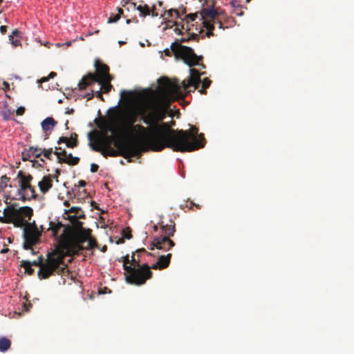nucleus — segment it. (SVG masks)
<instances>
[{
    "mask_svg": "<svg viewBox=\"0 0 354 354\" xmlns=\"http://www.w3.org/2000/svg\"><path fill=\"white\" fill-rule=\"evenodd\" d=\"M112 137L106 135H100L95 139V146H100L102 148H113L111 147Z\"/></svg>",
    "mask_w": 354,
    "mask_h": 354,
    "instance_id": "17",
    "label": "nucleus"
},
{
    "mask_svg": "<svg viewBox=\"0 0 354 354\" xmlns=\"http://www.w3.org/2000/svg\"><path fill=\"white\" fill-rule=\"evenodd\" d=\"M54 154L57 156L58 160H59V158H64L68 155L65 149H62L60 151H55Z\"/></svg>",
    "mask_w": 354,
    "mask_h": 354,
    "instance_id": "43",
    "label": "nucleus"
},
{
    "mask_svg": "<svg viewBox=\"0 0 354 354\" xmlns=\"http://www.w3.org/2000/svg\"><path fill=\"white\" fill-rule=\"evenodd\" d=\"M222 15H224L223 10L218 8H203L200 13V17L201 20L205 21L209 19V21H214L217 17H221Z\"/></svg>",
    "mask_w": 354,
    "mask_h": 354,
    "instance_id": "14",
    "label": "nucleus"
},
{
    "mask_svg": "<svg viewBox=\"0 0 354 354\" xmlns=\"http://www.w3.org/2000/svg\"><path fill=\"white\" fill-rule=\"evenodd\" d=\"M211 80L208 78H205L202 82V88L199 90L201 94H206V89L210 86Z\"/></svg>",
    "mask_w": 354,
    "mask_h": 354,
    "instance_id": "36",
    "label": "nucleus"
},
{
    "mask_svg": "<svg viewBox=\"0 0 354 354\" xmlns=\"http://www.w3.org/2000/svg\"><path fill=\"white\" fill-rule=\"evenodd\" d=\"M0 32L2 33V34H6V32H7V26H1L0 27Z\"/></svg>",
    "mask_w": 354,
    "mask_h": 354,
    "instance_id": "59",
    "label": "nucleus"
},
{
    "mask_svg": "<svg viewBox=\"0 0 354 354\" xmlns=\"http://www.w3.org/2000/svg\"><path fill=\"white\" fill-rule=\"evenodd\" d=\"M57 122L51 117H48L44 119L41 122V127L46 133L52 131L54 127L57 125Z\"/></svg>",
    "mask_w": 354,
    "mask_h": 354,
    "instance_id": "20",
    "label": "nucleus"
},
{
    "mask_svg": "<svg viewBox=\"0 0 354 354\" xmlns=\"http://www.w3.org/2000/svg\"><path fill=\"white\" fill-rule=\"evenodd\" d=\"M24 112H25V108L23 106H20L16 110V114L17 115H22L24 113Z\"/></svg>",
    "mask_w": 354,
    "mask_h": 354,
    "instance_id": "52",
    "label": "nucleus"
},
{
    "mask_svg": "<svg viewBox=\"0 0 354 354\" xmlns=\"http://www.w3.org/2000/svg\"><path fill=\"white\" fill-rule=\"evenodd\" d=\"M118 12L115 15H112L108 19V23L109 24H111V23H115L116 21H118L121 15L123 14V10L122 8H118Z\"/></svg>",
    "mask_w": 354,
    "mask_h": 354,
    "instance_id": "34",
    "label": "nucleus"
},
{
    "mask_svg": "<svg viewBox=\"0 0 354 354\" xmlns=\"http://www.w3.org/2000/svg\"><path fill=\"white\" fill-rule=\"evenodd\" d=\"M231 4L233 7V13L237 16H242L243 15V6L240 4H236L235 1H232Z\"/></svg>",
    "mask_w": 354,
    "mask_h": 354,
    "instance_id": "31",
    "label": "nucleus"
},
{
    "mask_svg": "<svg viewBox=\"0 0 354 354\" xmlns=\"http://www.w3.org/2000/svg\"><path fill=\"white\" fill-rule=\"evenodd\" d=\"M136 9L140 12L141 17H146L150 15V8L147 5H139Z\"/></svg>",
    "mask_w": 354,
    "mask_h": 354,
    "instance_id": "30",
    "label": "nucleus"
},
{
    "mask_svg": "<svg viewBox=\"0 0 354 354\" xmlns=\"http://www.w3.org/2000/svg\"><path fill=\"white\" fill-rule=\"evenodd\" d=\"M78 184H79V186H80V187H85V186H86V183L84 180H80L79 181Z\"/></svg>",
    "mask_w": 354,
    "mask_h": 354,
    "instance_id": "61",
    "label": "nucleus"
},
{
    "mask_svg": "<svg viewBox=\"0 0 354 354\" xmlns=\"http://www.w3.org/2000/svg\"><path fill=\"white\" fill-rule=\"evenodd\" d=\"M3 214L6 218L10 220V223L14 221L15 218L18 215L17 209L15 208L13 205L8 206L3 209Z\"/></svg>",
    "mask_w": 354,
    "mask_h": 354,
    "instance_id": "21",
    "label": "nucleus"
},
{
    "mask_svg": "<svg viewBox=\"0 0 354 354\" xmlns=\"http://www.w3.org/2000/svg\"><path fill=\"white\" fill-rule=\"evenodd\" d=\"M226 18L225 14L222 15L221 17H217L214 21H210L212 24L214 25H217L218 28L220 29H224V26L223 25L222 21L225 20Z\"/></svg>",
    "mask_w": 354,
    "mask_h": 354,
    "instance_id": "35",
    "label": "nucleus"
},
{
    "mask_svg": "<svg viewBox=\"0 0 354 354\" xmlns=\"http://www.w3.org/2000/svg\"><path fill=\"white\" fill-rule=\"evenodd\" d=\"M11 223H13L15 227H21L28 223V221L24 220L20 215H17L15 220Z\"/></svg>",
    "mask_w": 354,
    "mask_h": 354,
    "instance_id": "32",
    "label": "nucleus"
},
{
    "mask_svg": "<svg viewBox=\"0 0 354 354\" xmlns=\"http://www.w3.org/2000/svg\"><path fill=\"white\" fill-rule=\"evenodd\" d=\"M147 104L148 102L142 104L136 110L128 109L125 111L122 115V124L120 126L116 124L115 119H111L105 122L106 129L111 131L115 138H120L126 133H134L138 139L136 142L141 143L144 146L142 149V152L147 150L145 142L149 129L140 124H135V123L138 121V117H140V120H142L140 113L142 109Z\"/></svg>",
    "mask_w": 354,
    "mask_h": 354,
    "instance_id": "3",
    "label": "nucleus"
},
{
    "mask_svg": "<svg viewBox=\"0 0 354 354\" xmlns=\"http://www.w3.org/2000/svg\"><path fill=\"white\" fill-rule=\"evenodd\" d=\"M175 223L174 221L170 220L169 223L166 225H162L160 226L161 231L163 234H162L163 236H167L170 239L171 236H173L175 232H176V227H175Z\"/></svg>",
    "mask_w": 354,
    "mask_h": 354,
    "instance_id": "18",
    "label": "nucleus"
},
{
    "mask_svg": "<svg viewBox=\"0 0 354 354\" xmlns=\"http://www.w3.org/2000/svg\"><path fill=\"white\" fill-rule=\"evenodd\" d=\"M11 44H12V46H13L17 47V46H18L19 45H20V41L16 38L15 39H14V40L11 42Z\"/></svg>",
    "mask_w": 354,
    "mask_h": 354,
    "instance_id": "58",
    "label": "nucleus"
},
{
    "mask_svg": "<svg viewBox=\"0 0 354 354\" xmlns=\"http://www.w3.org/2000/svg\"><path fill=\"white\" fill-rule=\"evenodd\" d=\"M0 223H10V220L6 218V216H0Z\"/></svg>",
    "mask_w": 354,
    "mask_h": 354,
    "instance_id": "54",
    "label": "nucleus"
},
{
    "mask_svg": "<svg viewBox=\"0 0 354 354\" xmlns=\"http://www.w3.org/2000/svg\"><path fill=\"white\" fill-rule=\"evenodd\" d=\"M59 174H60V170L59 169H57L55 171V174L53 175V178H55L56 180L58 181L57 178H58V176H59Z\"/></svg>",
    "mask_w": 354,
    "mask_h": 354,
    "instance_id": "60",
    "label": "nucleus"
},
{
    "mask_svg": "<svg viewBox=\"0 0 354 354\" xmlns=\"http://www.w3.org/2000/svg\"><path fill=\"white\" fill-rule=\"evenodd\" d=\"M42 149H43L39 148L38 147H33L32 153V156L35 158H40L41 156L42 155Z\"/></svg>",
    "mask_w": 354,
    "mask_h": 354,
    "instance_id": "42",
    "label": "nucleus"
},
{
    "mask_svg": "<svg viewBox=\"0 0 354 354\" xmlns=\"http://www.w3.org/2000/svg\"><path fill=\"white\" fill-rule=\"evenodd\" d=\"M175 245V243L167 236L160 235L154 237L151 243L150 250L156 248L163 251H168Z\"/></svg>",
    "mask_w": 354,
    "mask_h": 354,
    "instance_id": "11",
    "label": "nucleus"
},
{
    "mask_svg": "<svg viewBox=\"0 0 354 354\" xmlns=\"http://www.w3.org/2000/svg\"><path fill=\"white\" fill-rule=\"evenodd\" d=\"M71 138L73 139V142H70V140L67 137H60L57 141V144L66 143L67 147L74 148L78 145L77 134L73 133L71 134Z\"/></svg>",
    "mask_w": 354,
    "mask_h": 354,
    "instance_id": "19",
    "label": "nucleus"
},
{
    "mask_svg": "<svg viewBox=\"0 0 354 354\" xmlns=\"http://www.w3.org/2000/svg\"><path fill=\"white\" fill-rule=\"evenodd\" d=\"M65 254L59 249H55L47 255V259L44 261L42 256H39L37 260L31 262L32 266L39 267L37 275L39 279L49 278L54 273L60 274L66 265L64 259Z\"/></svg>",
    "mask_w": 354,
    "mask_h": 354,
    "instance_id": "5",
    "label": "nucleus"
},
{
    "mask_svg": "<svg viewBox=\"0 0 354 354\" xmlns=\"http://www.w3.org/2000/svg\"><path fill=\"white\" fill-rule=\"evenodd\" d=\"M112 80L113 79H108L103 80V82H101L100 80L97 81L96 82H97L101 86L100 90L102 91L104 93H108L109 92L111 91V88H113V86L111 84Z\"/></svg>",
    "mask_w": 354,
    "mask_h": 354,
    "instance_id": "24",
    "label": "nucleus"
},
{
    "mask_svg": "<svg viewBox=\"0 0 354 354\" xmlns=\"http://www.w3.org/2000/svg\"><path fill=\"white\" fill-rule=\"evenodd\" d=\"M19 34H20L19 30L17 29H15V30L12 31V35H10L9 36V41L10 42H12L14 39H15V37H17V38L19 37Z\"/></svg>",
    "mask_w": 354,
    "mask_h": 354,
    "instance_id": "46",
    "label": "nucleus"
},
{
    "mask_svg": "<svg viewBox=\"0 0 354 354\" xmlns=\"http://www.w3.org/2000/svg\"><path fill=\"white\" fill-rule=\"evenodd\" d=\"M102 93V91L100 90L98 91H96L95 95L97 98L100 99L102 101H104Z\"/></svg>",
    "mask_w": 354,
    "mask_h": 354,
    "instance_id": "56",
    "label": "nucleus"
},
{
    "mask_svg": "<svg viewBox=\"0 0 354 354\" xmlns=\"http://www.w3.org/2000/svg\"><path fill=\"white\" fill-rule=\"evenodd\" d=\"M53 176L48 174L43 176L41 180L38 183V187L40 192L45 194L53 187Z\"/></svg>",
    "mask_w": 354,
    "mask_h": 354,
    "instance_id": "16",
    "label": "nucleus"
},
{
    "mask_svg": "<svg viewBox=\"0 0 354 354\" xmlns=\"http://www.w3.org/2000/svg\"><path fill=\"white\" fill-rule=\"evenodd\" d=\"M21 266L23 267L25 270V272L28 274L29 275H31L34 273V269L32 268V263L29 261H21Z\"/></svg>",
    "mask_w": 354,
    "mask_h": 354,
    "instance_id": "28",
    "label": "nucleus"
},
{
    "mask_svg": "<svg viewBox=\"0 0 354 354\" xmlns=\"http://www.w3.org/2000/svg\"><path fill=\"white\" fill-rule=\"evenodd\" d=\"M150 15H151L152 17H158L159 15V13L156 11V8L155 6H153L151 9H150Z\"/></svg>",
    "mask_w": 354,
    "mask_h": 354,
    "instance_id": "51",
    "label": "nucleus"
},
{
    "mask_svg": "<svg viewBox=\"0 0 354 354\" xmlns=\"http://www.w3.org/2000/svg\"><path fill=\"white\" fill-rule=\"evenodd\" d=\"M171 258V253H168L167 255H159L157 262L153 264L151 267L153 270L165 269L169 266Z\"/></svg>",
    "mask_w": 354,
    "mask_h": 354,
    "instance_id": "15",
    "label": "nucleus"
},
{
    "mask_svg": "<svg viewBox=\"0 0 354 354\" xmlns=\"http://www.w3.org/2000/svg\"><path fill=\"white\" fill-rule=\"evenodd\" d=\"M37 243H32L30 241L27 239V237H24V248L25 250H31L32 252L34 254V250L32 249V245L36 244Z\"/></svg>",
    "mask_w": 354,
    "mask_h": 354,
    "instance_id": "37",
    "label": "nucleus"
},
{
    "mask_svg": "<svg viewBox=\"0 0 354 354\" xmlns=\"http://www.w3.org/2000/svg\"><path fill=\"white\" fill-rule=\"evenodd\" d=\"M59 163H66L68 165H77L80 162V158L74 157L71 153H68L64 158H60L57 160Z\"/></svg>",
    "mask_w": 354,
    "mask_h": 354,
    "instance_id": "22",
    "label": "nucleus"
},
{
    "mask_svg": "<svg viewBox=\"0 0 354 354\" xmlns=\"http://www.w3.org/2000/svg\"><path fill=\"white\" fill-rule=\"evenodd\" d=\"M189 72L190 75L187 82H186L185 80L182 82V87L186 92H189L188 88L190 86H194V90L197 89L201 83V75L204 74V73H200L196 68H191Z\"/></svg>",
    "mask_w": 354,
    "mask_h": 354,
    "instance_id": "12",
    "label": "nucleus"
},
{
    "mask_svg": "<svg viewBox=\"0 0 354 354\" xmlns=\"http://www.w3.org/2000/svg\"><path fill=\"white\" fill-rule=\"evenodd\" d=\"M203 27L206 28L207 32L205 33V36L207 37H210L214 36L213 30L214 29V24L211 22L207 21V20L203 21Z\"/></svg>",
    "mask_w": 354,
    "mask_h": 354,
    "instance_id": "26",
    "label": "nucleus"
},
{
    "mask_svg": "<svg viewBox=\"0 0 354 354\" xmlns=\"http://www.w3.org/2000/svg\"><path fill=\"white\" fill-rule=\"evenodd\" d=\"M32 149H33V147H30L29 149H25L26 151H28L29 152V155H31V157H33L32 155Z\"/></svg>",
    "mask_w": 354,
    "mask_h": 354,
    "instance_id": "63",
    "label": "nucleus"
},
{
    "mask_svg": "<svg viewBox=\"0 0 354 354\" xmlns=\"http://www.w3.org/2000/svg\"><path fill=\"white\" fill-rule=\"evenodd\" d=\"M57 73L55 72H50L48 77L41 78L39 82L42 83L47 82L49 79L56 77Z\"/></svg>",
    "mask_w": 354,
    "mask_h": 354,
    "instance_id": "47",
    "label": "nucleus"
},
{
    "mask_svg": "<svg viewBox=\"0 0 354 354\" xmlns=\"http://www.w3.org/2000/svg\"><path fill=\"white\" fill-rule=\"evenodd\" d=\"M166 23L167 28H172L173 26L178 27L180 26L179 23L174 21L173 20H168Z\"/></svg>",
    "mask_w": 354,
    "mask_h": 354,
    "instance_id": "49",
    "label": "nucleus"
},
{
    "mask_svg": "<svg viewBox=\"0 0 354 354\" xmlns=\"http://www.w3.org/2000/svg\"><path fill=\"white\" fill-rule=\"evenodd\" d=\"M198 129L192 126L189 130H176L171 131L167 142L158 145L157 149H172L178 152H191L203 148L205 139L203 133L198 134Z\"/></svg>",
    "mask_w": 354,
    "mask_h": 354,
    "instance_id": "4",
    "label": "nucleus"
},
{
    "mask_svg": "<svg viewBox=\"0 0 354 354\" xmlns=\"http://www.w3.org/2000/svg\"><path fill=\"white\" fill-rule=\"evenodd\" d=\"M158 82L161 97L149 101L140 113L142 121L149 129L145 147L149 146L154 151H162L157 149L158 145L167 142L171 131H174L168 123L162 122L167 116L170 102L184 97L178 82H172L167 77L159 78Z\"/></svg>",
    "mask_w": 354,
    "mask_h": 354,
    "instance_id": "1",
    "label": "nucleus"
},
{
    "mask_svg": "<svg viewBox=\"0 0 354 354\" xmlns=\"http://www.w3.org/2000/svg\"><path fill=\"white\" fill-rule=\"evenodd\" d=\"M197 17H198V13H191V14L187 15L185 16V18L183 20L187 21L189 23V21H195Z\"/></svg>",
    "mask_w": 354,
    "mask_h": 354,
    "instance_id": "44",
    "label": "nucleus"
},
{
    "mask_svg": "<svg viewBox=\"0 0 354 354\" xmlns=\"http://www.w3.org/2000/svg\"><path fill=\"white\" fill-rule=\"evenodd\" d=\"M190 207H192L193 206H196L198 209H201V206L199 205H196L194 202L190 201Z\"/></svg>",
    "mask_w": 354,
    "mask_h": 354,
    "instance_id": "62",
    "label": "nucleus"
},
{
    "mask_svg": "<svg viewBox=\"0 0 354 354\" xmlns=\"http://www.w3.org/2000/svg\"><path fill=\"white\" fill-rule=\"evenodd\" d=\"M99 169V166L95 163H92L91 165V171L93 173L97 172Z\"/></svg>",
    "mask_w": 354,
    "mask_h": 354,
    "instance_id": "53",
    "label": "nucleus"
},
{
    "mask_svg": "<svg viewBox=\"0 0 354 354\" xmlns=\"http://www.w3.org/2000/svg\"><path fill=\"white\" fill-rule=\"evenodd\" d=\"M90 146L93 151L100 152L104 158L122 156L124 158L140 156L144 147L139 142H121L118 140L114 142L116 149L102 148L92 142H90Z\"/></svg>",
    "mask_w": 354,
    "mask_h": 354,
    "instance_id": "6",
    "label": "nucleus"
},
{
    "mask_svg": "<svg viewBox=\"0 0 354 354\" xmlns=\"http://www.w3.org/2000/svg\"><path fill=\"white\" fill-rule=\"evenodd\" d=\"M129 265H131L132 267H138L142 265L140 263V260L136 258L134 252L131 255V259H130Z\"/></svg>",
    "mask_w": 354,
    "mask_h": 354,
    "instance_id": "41",
    "label": "nucleus"
},
{
    "mask_svg": "<svg viewBox=\"0 0 354 354\" xmlns=\"http://www.w3.org/2000/svg\"><path fill=\"white\" fill-rule=\"evenodd\" d=\"M94 96V91H92L91 93H87L84 95V97H86L88 100H91Z\"/></svg>",
    "mask_w": 354,
    "mask_h": 354,
    "instance_id": "55",
    "label": "nucleus"
},
{
    "mask_svg": "<svg viewBox=\"0 0 354 354\" xmlns=\"http://www.w3.org/2000/svg\"><path fill=\"white\" fill-rule=\"evenodd\" d=\"M67 228L59 221H50L47 231H50L56 239L60 237L59 246L57 249L63 251L66 256L77 255L81 251L95 248L97 243L90 234L78 232L66 235Z\"/></svg>",
    "mask_w": 354,
    "mask_h": 354,
    "instance_id": "2",
    "label": "nucleus"
},
{
    "mask_svg": "<svg viewBox=\"0 0 354 354\" xmlns=\"http://www.w3.org/2000/svg\"><path fill=\"white\" fill-rule=\"evenodd\" d=\"M95 66L96 68V73H88L84 76L82 80L78 83L80 90H84L86 88L93 84L96 83L97 81L103 82V80L108 79H113L109 73V67L99 60L95 61Z\"/></svg>",
    "mask_w": 354,
    "mask_h": 354,
    "instance_id": "8",
    "label": "nucleus"
},
{
    "mask_svg": "<svg viewBox=\"0 0 354 354\" xmlns=\"http://www.w3.org/2000/svg\"><path fill=\"white\" fill-rule=\"evenodd\" d=\"M173 13H174L176 16V18L181 19L180 13L178 10L176 9H170L169 10H165L163 15H161L162 17H164L165 19H168L173 17Z\"/></svg>",
    "mask_w": 354,
    "mask_h": 354,
    "instance_id": "27",
    "label": "nucleus"
},
{
    "mask_svg": "<svg viewBox=\"0 0 354 354\" xmlns=\"http://www.w3.org/2000/svg\"><path fill=\"white\" fill-rule=\"evenodd\" d=\"M8 251H9V249L8 248H5L0 251V253L5 254V253H7Z\"/></svg>",
    "mask_w": 354,
    "mask_h": 354,
    "instance_id": "64",
    "label": "nucleus"
},
{
    "mask_svg": "<svg viewBox=\"0 0 354 354\" xmlns=\"http://www.w3.org/2000/svg\"><path fill=\"white\" fill-rule=\"evenodd\" d=\"M164 52H165V55L169 56V57L171 56V55L174 54V52L171 50V48L170 49L166 48L164 50Z\"/></svg>",
    "mask_w": 354,
    "mask_h": 354,
    "instance_id": "57",
    "label": "nucleus"
},
{
    "mask_svg": "<svg viewBox=\"0 0 354 354\" xmlns=\"http://www.w3.org/2000/svg\"><path fill=\"white\" fill-rule=\"evenodd\" d=\"M118 261L120 262L123 263V268L127 272H129L128 268L132 267L131 265H129V264H130V259H129V254H127V255L121 257V259H118Z\"/></svg>",
    "mask_w": 354,
    "mask_h": 354,
    "instance_id": "33",
    "label": "nucleus"
},
{
    "mask_svg": "<svg viewBox=\"0 0 354 354\" xmlns=\"http://www.w3.org/2000/svg\"><path fill=\"white\" fill-rule=\"evenodd\" d=\"M190 40L198 41V35L192 32L188 34L187 37L176 39L175 41L171 43L170 48H171V50L174 52V55L176 59H183L187 65L192 67L198 65L199 62L203 59V57L198 56L192 48L181 44L183 42H187Z\"/></svg>",
    "mask_w": 354,
    "mask_h": 354,
    "instance_id": "7",
    "label": "nucleus"
},
{
    "mask_svg": "<svg viewBox=\"0 0 354 354\" xmlns=\"http://www.w3.org/2000/svg\"><path fill=\"white\" fill-rule=\"evenodd\" d=\"M18 215H20L24 220L26 218H28V221L30 220L32 214L33 210L31 207L25 206L17 209Z\"/></svg>",
    "mask_w": 354,
    "mask_h": 354,
    "instance_id": "23",
    "label": "nucleus"
},
{
    "mask_svg": "<svg viewBox=\"0 0 354 354\" xmlns=\"http://www.w3.org/2000/svg\"><path fill=\"white\" fill-rule=\"evenodd\" d=\"M122 236L124 238L130 239L132 237L131 230L129 227H127L122 231Z\"/></svg>",
    "mask_w": 354,
    "mask_h": 354,
    "instance_id": "45",
    "label": "nucleus"
},
{
    "mask_svg": "<svg viewBox=\"0 0 354 354\" xmlns=\"http://www.w3.org/2000/svg\"><path fill=\"white\" fill-rule=\"evenodd\" d=\"M10 345L11 342L6 337L0 339V351H6L10 347Z\"/></svg>",
    "mask_w": 354,
    "mask_h": 354,
    "instance_id": "29",
    "label": "nucleus"
},
{
    "mask_svg": "<svg viewBox=\"0 0 354 354\" xmlns=\"http://www.w3.org/2000/svg\"><path fill=\"white\" fill-rule=\"evenodd\" d=\"M132 93L131 92H127L126 91H122L120 92V96H121V98L122 99H124L125 97H130Z\"/></svg>",
    "mask_w": 354,
    "mask_h": 354,
    "instance_id": "50",
    "label": "nucleus"
},
{
    "mask_svg": "<svg viewBox=\"0 0 354 354\" xmlns=\"http://www.w3.org/2000/svg\"><path fill=\"white\" fill-rule=\"evenodd\" d=\"M17 178L19 180V193L21 195V198L24 201L26 199H37L38 195L36 194L35 187L31 185L33 179L32 176L19 171L17 174Z\"/></svg>",
    "mask_w": 354,
    "mask_h": 354,
    "instance_id": "10",
    "label": "nucleus"
},
{
    "mask_svg": "<svg viewBox=\"0 0 354 354\" xmlns=\"http://www.w3.org/2000/svg\"><path fill=\"white\" fill-rule=\"evenodd\" d=\"M129 272L125 275L128 283L136 286L144 285L148 279L152 278L153 272L147 263H143L138 267L128 268Z\"/></svg>",
    "mask_w": 354,
    "mask_h": 354,
    "instance_id": "9",
    "label": "nucleus"
},
{
    "mask_svg": "<svg viewBox=\"0 0 354 354\" xmlns=\"http://www.w3.org/2000/svg\"><path fill=\"white\" fill-rule=\"evenodd\" d=\"M54 153L53 148L49 149H42V155L44 157L46 158L48 160H52V156Z\"/></svg>",
    "mask_w": 354,
    "mask_h": 354,
    "instance_id": "38",
    "label": "nucleus"
},
{
    "mask_svg": "<svg viewBox=\"0 0 354 354\" xmlns=\"http://www.w3.org/2000/svg\"><path fill=\"white\" fill-rule=\"evenodd\" d=\"M10 178L8 177L6 175L1 176L0 180V187L2 189H4L7 186L8 183L10 181Z\"/></svg>",
    "mask_w": 354,
    "mask_h": 354,
    "instance_id": "39",
    "label": "nucleus"
},
{
    "mask_svg": "<svg viewBox=\"0 0 354 354\" xmlns=\"http://www.w3.org/2000/svg\"><path fill=\"white\" fill-rule=\"evenodd\" d=\"M40 236L41 231L37 227L35 222L28 223L24 229V237H27L32 243H37Z\"/></svg>",
    "mask_w": 354,
    "mask_h": 354,
    "instance_id": "13",
    "label": "nucleus"
},
{
    "mask_svg": "<svg viewBox=\"0 0 354 354\" xmlns=\"http://www.w3.org/2000/svg\"><path fill=\"white\" fill-rule=\"evenodd\" d=\"M22 160L24 161L30 160L31 155H29V152L26 151L25 149L23 151L22 153Z\"/></svg>",
    "mask_w": 354,
    "mask_h": 354,
    "instance_id": "48",
    "label": "nucleus"
},
{
    "mask_svg": "<svg viewBox=\"0 0 354 354\" xmlns=\"http://www.w3.org/2000/svg\"><path fill=\"white\" fill-rule=\"evenodd\" d=\"M1 115L3 117V120H8L12 118V115H13V111L10 110H5L1 111Z\"/></svg>",
    "mask_w": 354,
    "mask_h": 354,
    "instance_id": "40",
    "label": "nucleus"
},
{
    "mask_svg": "<svg viewBox=\"0 0 354 354\" xmlns=\"http://www.w3.org/2000/svg\"><path fill=\"white\" fill-rule=\"evenodd\" d=\"M190 30L191 28L189 27V22L183 20L180 23V28H179V26L176 27L174 29V32L177 35H183V31L185 30V32H187V34H189Z\"/></svg>",
    "mask_w": 354,
    "mask_h": 354,
    "instance_id": "25",
    "label": "nucleus"
}]
</instances>
